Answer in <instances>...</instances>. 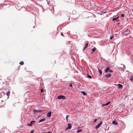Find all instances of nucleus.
Segmentation results:
<instances>
[{
	"mask_svg": "<svg viewBox=\"0 0 133 133\" xmlns=\"http://www.w3.org/2000/svg\"><path fill=\"white\" fill-rule=\"evenodd\" d=\"M45 118H44L42 119H41L39 121V122H42L43 121H45Z\"/></svg>",
	"mask_w": 133,
	"mask_h": 133,
	"instance_id": "9d476101",
	"label": "nucleus"
},
{
	"mask_svg": "<svg viewBox=\"0 0 133 133\" xmlns=\"http://www.w3.org/2000/svg\"><path fill=\"white\" fill-rule=\"evenodd\" d=\"M68 125H69V126L66 128V129L67 130L70 129L71 128V124H68Z\"/></svg>",
	"mask_w": 133,
	"mask_h": 133,
	"instance_id": "20e7f679",
	"label": "nucleus"
},
{
	"mask_svg": "<svg viewBox=\"0 0 133 133\" xmlns=\"http://www.w3.org/2000/svg\"><path fill=\"white\" fill-rule=\"evenodd\" d=\"M123 67H124V65H123Z\"/></svg>",
	"mask_w": 133,
	"mask_h": 133,
	"instance_id": "c9c22d12",
	"label": "nucleus"
},
{
	"mask_svg": "<svg viewBox=\"0 0 133 133\" xmlns=\"http://www.w3.org/2000/svg\"><path fill=\"white\" fill-rule=\"evenodd\" d=\"M88 77L89 78H92V77L91 76H90V75H88Z\"/></svg>",
	"mask_w": 133,
	"mask_h": 133,
	"instance_id": "5701e85b",
	"label": "nucleus"
},
{
	"mask_svg": "<svg viewBox=\"0 0 133 133\" xmlns=\"http://www.w3.org/2000/svg\"><path fill=\"white\" fill-rule=\"evenodd\" d=\"M84 95H87V94L84 91H82L81 92Z\"/></svg>",
	"mask_w": 133,
	"mask_h": 133,
	"instance_id": "a211bd4d",
	"label": "nucleus"
},
{
	"mask_svg": "<svg viewBox=\"0 0 133 133\" xmlns=\"http://www.w3.org/2000/svg\"><path fill=\"white\" fill-rule=\"evenodd\" d=\"M69 86L70 87H72V84L71 83H70L69 84Z\"/></svg>",
	"mask_w": 133,
	"mask_h": 133,
	"instance_id": "393cba45",
	"label": "nucleus"
},
{
	"mask_svg": "<svg viewBox=\"0 0 133 133\" xmlns=\"http://www.w3.org/2000/svg\"><path fill=\"white\" fill-rule=\"evenodd\" d=\"M111 74H107L106 75H105V77H106L107 78H109L111 77Z\"/></svg>",
	"mask_w": 133,
	"mask_h": 133,
	"instance_id": "423d86ee",
	"label": "nucleus"
},
{
	"mask_svg": "<svg viewBox=\"0 0 133 133\" xmlns=\"http://www.w3.org/2000/svg\"><path fill=\"white\" fill-rule=\"evenodd\" d=\"M109 72H113V71L112 70H109Z\"/></svg>",
	"mask_w": 133,
	"mask_h": 133,
	"instance_id": "cd10ccee",
	"label": "nucleus"
},
{
	"mask_svg": "<svg viewBox=\"0 0 133 133\" xmlns=\"http://www.w3.org/2000/svg\"><path fill=\"white\" fill-rule=\"evenodd\" d=\"M88 45V43H87V44H86L84 48V49H83V51L84 52V49H86L87 48V46Z\"/></svg>",
	"mask_w": 133,
	"mask_h": 133,
	"instance_id": "ddd939ff",
	"label": "nucleus"
},
{
	"mask_svg": "<svg viewBox=\"0 0 133 133\" xmlns=\"http://www.w3.org/2000/svg\"><path fill=\"white\" fill-rule=\"evenodd\" d=\"M58 98L59 99H66V97L65 96L61 95L58 96Z\"/></svg>",
	"mask_w": 133,
	"mask_h": 133,
	"instance_id": "f257e3e1",
	"label": "nucleus"
},
{
	"mask_svg": "<svg viewBox=\"0 0 133 133\" xmlns=\"http://www.w3.org/2000/svg\"><path fill=\"white\" fill-rule=\"evenodd\" d=\"M130 80L131 81L133 80V76H131L130 77Z\"/></svg>",
	"mask_w": 133,
	"mask_h": 133,
	"instance_id": "f3484780",
	"label": "nucleus"
},
{
	"mask_svg": "<svg viewBox=\"0 0 133 133\" xmlns=\"http://www.w3.org/2000/svg\"><path fill=\"white\" fill-rule=\"evenodd\" d=\"M110 103V102H108L107 103H106V104H103V105H102V106L103 107V106H104L108 105H109Z\"/></svg>",
	"mask_w": 133,
	"mask_h": 133,
	"instance_id": "6e6552de",
	"label": "nucleus"
},
{
	"mask_svg": "<svg viewBox=\"0 0 133 133\" xmlns=\"http://www.w3.org/2000/svg\"><path fill=\"white\" fill-rule=\"evenodd\" d=\"M112 123L113 124H114L115 125H117V123L116 122V121H112Z\"/></svg>",
	"mask_w": 133,
	"mask_h": 133,
	"instance_id": "9b49d317",
	"label": "nucleus"
},
{
	"mask_svg": "<svg viewBox=\"0 0 133 133\" xmlns=\"http://www.w3.org/2000/svg\"><path fill=\"white\" fill-rule=\"evenodd\" d=\"M10 92L9 91H8L6 93V95L8 96V98H9V96L10 95Z\"/></svg>",
	"mask_w": 133,
	"mask_h": 133,
	"instance_id": "2eb2a0df",
	"label": "nucleus"
},
{
	"mask_svg": "<svg viewBox=\"0 0 133 133\" xmlns=\"http://www.w3.org/2000/svg\"><path fill=\"white\" fill-rule=\"evenodd\" d=\"M113 36H111L110 37V39H112L113 38Z\"/></svg>",
	"mask_w": 133,
	"mask_h": 133,
	"instance_id": "c85d7f7f",
	"label": "nucleus"
},
{
	"mask_svg": "<svg viewBox=\"0 0 133 133\" xmlns=\"http://www.w3.org/2000/svg\"><path fill=\"white\" fill-rule=\"evenodd\" d=\"M51 116V112H49L47 114V116L48 117H50Z\"/></svg>",
	"mask_w": 133,
	"mask_h": 133,
	"instance_id": "39448f33",
	"label": "nucleus"
},
{
	"mask_svg": "<svg viewBox=\"0 0 133 133\" xmlns=\"http://www.w3.org/2000/svg\"><path fill=\"white\" fill-rule=\"evenodd\" d=\"M97 121V119H95L94 120V123H95V122H96V121Z\"/></svg>",
	"mask_w": 133,
	"mask_h": 133,
	"instance_id": "c756f323",
	"label": "nucleus"
},
{
	"mask_svg": "<svg viewBox=\"0 0 133 133\" xmlns=\"http://www.w3.org/2000/svg\"><path fill=\"white\" fill-rule=\"evenodd\" d=\"M72 13H73V14H75L76 13V11H75V10H73V11Z\"/></svg>",
	"mask_w": 133,
	"mask_h": 133,
	"instance_id": "4be33fe9",
	"label": "nucleus"
},
{
	"mask_svg": "<svg viewBox=\"0 0 133 133\" xmlns=\"http://www.w3.org/2000/svg\"><path fill=\"white\" fill-rule=\"evenodd\" d=\"M69 116V115H67L66 116V120H67V121H68V117Z\"/></svg>",
	"mask_w": 133,
	"mask_h": 133,
	"instance_id": "a878e982",
	"label": "nucleus"
},
{
	"mask_svg": "<svg viewBox=\"0 0 133 133\" xmlns=\"http://www.w3.org/2000/svg\"><path fill=\"white\" fill-rule=\"evenodd\" d=\"M61 36H63V33H61Z\"/></svg>",
	"mask_w": 133,
	"mask_h": 133,
	"instance_id": "473e14b6",
	"label": "nucleus"
},
{
	"mask_svg": "<svg viewBox=\"0 0 133 133\" xmlns=\"http://www.w3.org/2000/svg\"><path fill=\"white\" fill-rule=\"evenodd\" d=\"M121 17H124V15L123 14H121Z\"/></svg>",
	"mask_w": 133,
	"mask_h": 133,
	"instance_id": "bb28decb",
	"label": "nucleus"
},
{
	"mask_svg": "<svg viewBox=\"0 0 133 133\" xmlns=\"http://www.w3.org/2000/svg\"><path fill=\"white\" fill-rule=\"evenodd\" d=\"M82 131V130H78L77 131L76 133H79V132H81Z\"/></svg>",
	"mask_w": 133,
	"mask_h": 133,
	"instance_id": "6ab92c4d",
	"label": "nucleus"
},
{
	"mask_svg": "<svg viewBox=\"0 0 133 133\" xmlns=\"http://www.w3.org/2000/svg\"><path fill=\"white\" fill-rule=\"evenodd\" d=\"M117 20V19H116V18H114L112 19L113 21H115V20Z\"/></svg>",
	"mask_w": 133,
	"mask_h": 133,
	"instance_id": "b1692460",
	"label": "nucleus"
},
{
	"mask_svg": "<svg viewBox=\"0 0 133 133\" xmlns=\"http://www.w3.org/2000/svg\"><path fill=\"white\" fill-rule=\"evenodd\" d=\"M118 88H123V85L120 84H118Z\"/></svg>",
	"mask_w": 133,
	"mask_h": 133,
	"instance_id": "1a4fd4ad",
	"label": "nucleus"
},
{
	"mask_svg": "<svg viewBox=\"0 0 133 133\" xmlns=\"http://www.w3.org/2000/svg\"><path fill=\"white\" fill-rule=\"evenodd\" d=\"M41 92H42L43 91V89H42L41 90Z\"/></svg>",
	"mask_w": 133,
	"mask_h": 133,
	"instance_id": "7c9ffc66",
	"label": "nucleus"
},
{
	"mask_svg": "<svg viewBox=\"0 0 133 133\" xmlns=\"http://www.w3.org/2000/svg\"><path fill=\"white\" fill-rule=\"evenodd\" d=\"M119 18V16H118L116 18V19H117Z\"/></svg>",
	"mask_w": 133,
	"mask_h": 133,
	"instance_id": "f704fd0d",
	"label": "nucleus"
},
{
	"mask_svg": "<svg viewBox=\"0 0 133 133\" xmlns=\"http://www.w3.org/2000/svg\"><path fill=\"white\" fill-rule=\"evenodd\" d=\"M96 48L95 47H94V48L92 49V50L93 52H95Z\"/></svg>",
	"mask_w": 133,
	"mask_h": 133,
	"instance_id": "412c9836",
	"label": "nucleus"
},
{
	"mask_svg": "<svg viewBox=\"0 0 133 133\" xmlns=\"http://www.w3.org/2000/svg\"><path fill=\"white\" fill-rule=\"evenodd\" d=\"M110 70V69L108 67L105 70L104 72H108V71H109Z\"/></svg>",
	"mask_w": 133,
	"mask_h": 133,
	"instance_id": "0eeeda50",
	"label": "nucleus"
},
{
	"mask_svg": "<svg viewBox=\"0 0 133 133\" xmlns=\"http://www.w3.org/2000/svg\"><path fill=\"white\" fill-rule=\"evenodd\" d=\"M19 64H20V65H23L24 64V63L23 62V61H22L21 62L19 63Z\"/></svg>",
	"mask_w": 133,
	"mask_h": 133,
	"instance_id": "aec40b11",
	"label": "nucleus"
},
{
	"mask_svg": "<svg viewBox=\"0 0 133 133\" xmlns=\"http://www.w3.org/2000/svg\"><path fill=\"white\" fill-rule=\"evenodd\" d=\"M102 121L100 122L95 127V128L96 129H97L100 126L102 125Z\"/></svg>",
	"mask_w": 133,
	"mask_h": 133,
	"instance_id": "f03ea898",
	"label": "nucleus"
},
{
	"mask_svg": "<svg viewBox=\"0 0 133 133\" xmlns=\"http://www.w3.org/2000/svg\"><path fill=\"white\" fill-rule=\"evenodd\" d=\"M98 72H99L100 75H101L102 74V72L101 71V70H100L98 68Z\"/></svg>",
	"mask_w": 133,
	"mask_h": 133,
	"instance_id": "dca6fc26",
	"label": "nucleus"
},
{
	"mask_svg": "<svg viewBox=\"0 0 133 133\" xmlns=\"http://www.w3.org/2000/svg\"><path fill=\"white\" fill-rule=\"evenodd\" d=\"M88 45V43H87V44H86L84 48V49H83V51L84 52V49H86L87 48V46Z\"/></svg>",
	"mask_w": 133,
	"mask_h": 133,
	"instance_id": "f8f14e48",
	"label": "nucleus"
},
{
	"mask_svg": "<svg viewBox=\"0 0 133 133\" xmlns=\"http://www.w3.org/2000/svg\"><path fill=\"white\" fill-rule=\"evenodd\" d=\"M42 133H51V132H42Z\"/></svg>",
	"mask_w": 133,
	"mask_h": 133,
	"instance_id": "2f4dec72",
	"label": "nucleus"
},
{
	"mask_svg": "<svg viewBox=\"0 0 133 133\" xmlns=\"http://www.w3.org/2000/svg\"><path fill=\"white\" fill-rule=\"evenodd\" d=\"M34 132V131H32L30 133H33Z\"/></svg>",
	"mask_w": 133,
	"mask_h": 133,
	"instance_id": "72a5a7b5",
	"label": "nucleus"
},
{
	"mask_svg": "<svg viewBox=\"0 0 133 133\" xmlns=\"http://www.w3.org/2000/svg\"><path fill=\"white\" fill-rule=\"evenodd\" d=\"M41 111L37 110H34V112H35L38 113Z\"/></svg>",
	"mask_w": 133,
	"mask_h": 133,
	"instance_id": "4468645a",
	"label": "nucleus"
},
{
	"mask_svg": "<svg viewBox=\"0 0 133 133\" xmlns=\"http://www.w3.org/2000/svg\"><path fill=\"white\" fill-rule=\"evenodd\" d=\"M35 122L36 121H32L29 124H28V125L30 126H31L32 124H34Z\"/></svg>",
	"mask_w": 133,
	"mask_h": 133,
	"instance_id": "7ed1b4c3",
	"label": "nucleus"
}]
</instances>
